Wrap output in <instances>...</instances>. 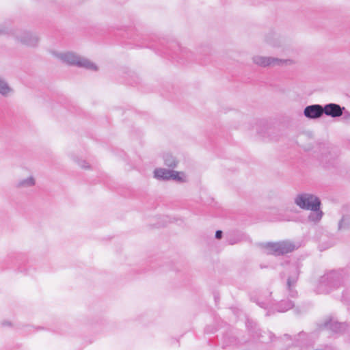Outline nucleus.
Instances as JSON below:
<instances>
[{"label": "nucleus", "mask_w": 350, "mask_h": 350, "mask_svg": "<svg viewBox=\"0 0 350 350\" xmlns=\"http://www.w3.org/2000/svg\"><path fill=\"white\" fill-rule=\"evenodd\" d=\"M291 275L288 276L287 280V286L290 293V295L293 297H295L297 292L293 290V286L295 284L297 281L299 270L297 265H292L290 267Z\"/></svg>", "instance_id": "obj_8"}, {"label": "nucleus", "mask_w": 350, "mask_h": 350, "mask_svg": "<svg viewBox=\"0 0 350 350\" xmlns=\"http://www.w3.org/2000/svg\"><path fill=\"white\" fill-rule=\"evenodd\" d=\"M154 177L159 180H174L182 181L183 178L180 175H184L183 172L170 170L164 168H158L154 171Z\"/></svg>", "instance_id": "obj_5"}, {"label": "nucleus", "mask_w": 350, "mask_h": 350, "mask_svg": "<svg viewBox=\"0 0 350 350\" xmlns=\"http://www.w3.org/2000/svg\"><path fill=\"white\" fill-rule=\"evenodd\" d=\"M4 33V31L3 29H0V34H2Z\"/></svg>", "instance_id": "obj_20"}, {"label": "nucleus", "mask_w": 350, "mask_h": 350, "mask_svg": "<svg viewBox=\"0 0 350 350\" xmlns=\"http://www.w3.org/2000/svg\"><path fill=\"white\" fill-rule=\"evenodd\" d=\"M165 165L169 167L174 168L177 166V160L170 154H165L163 156Z\"/></svg>", "instance_id": "obj_13"}, {"label": "nucleus", "mask_w": 350, "mask_h": 350, "mask_svg": "<svg viewBox=\"0 0 350 350\" xmlns=\"http://www.w3.org/2000/svg\"><path fill=\"white\" fill-rule=\"evenodd\" d=\"M323 107L316 104L307 106L304 109V114L309 119H317L323 116Z\"/></svg>", "instance_id": "obj_9"}, {"label": "nucleus", "mask_w": 350, "mask_h": 350, "mask_svg": "<svg viewBox=\"0 0 350 350\" xmlns=\"http://www.w3.org/2000/svg\"><path fill=\"white\" fill-rule=\"evenodd\" d=\"M295 204L300 208L312 211L309 215L312 221H319L321 219L323 213L320 210L321 202L313 194L303 193L298 194L294 199Z\"/></svg>", "instance_id": "obj_1"}, {"label": "nucleus", "mask_w": 350, "mask_h": 350, "mask_svg": "<svg viewBox=\"0 0 350 350\" xmlns=\"http://www.w3.org/2000/svg\"><path fill=\"white\" fill-rule=\"evenodd\" d=\"M16 37L22 44L29 46H36L39 41V38L36 35L28 31L18 33Z\"/></svg>", "instance_id": "obj_7"}, {"label": "nucleus", "mask_w": 350, "mask_h": 350, "mask_svg": "<svg viewBox=\"0 0 350 350\" xmlns=\"http://www.w3.org/2000/svg\"><path fill=\"white\" fill-rule=\"evenodd\" d=\"M350 226L349 223L342 217L338 223V230L347 229Z\"/></svg>", "instance_id": "obj_16"}, {"label": "nucleus", "mask_w": 350, "mask_h": 350, "mask_svg": "<svg viewBox=\"0 0 350 350\" xmlns=\"http://www.w3.org/2000/svg\"><path fill=\"white\" fill-rule=\"evenodd\" d=\"M280 220H288V219H285V218H283V217H280Z\"/></svg>", "instance_id": "obj_21"}, {"label": "nucleus", "mask_w": 350, "mask_h": 350, "mask_svg": "<svg viewBox=\"0 0 350 350\" xmlns=\"http://www.w3.org/2000/svg\"><path fill=\"white\" fill-rule=\"evenodd\" d=\"M325 327L335 333L342 332L345 330L346 325L333 319L325 323Z\"/></svg>", "instance_id": "obj_11"}, {"label": "nucleus", "mask_w": 350, "mask_h": 350, "mask_svg": "<svg viewBox=\"0 0 350 350\" xmlns=\"http://www.w3.org/2000/svg\"><path fill=\"white\" fill-rule=\"evenodd\" d=\"M223 232L221 230H217L215 232V238L220 239L222 237Z\"/></svg>", "instance_id": "obj_19"}, {"label": "nucleus", "mask_w": 350, "mask_h": 350, "mask_svg": "<svg viewBox=\"0 0 350 350\" xmlns=\"http://www.w3.org/2000/svg\"><path fill=\"white\" fill-rule=\"evenodd\" d=\"M323 113L325 115L332 118H336L342 115L343 111L345 110V108L335 103H329L323 107Z\"/></svg>", "instance_id": "obj_10"}, {"label": "nucleus", "mask_w": 350, "mask_h": 350, "mask_svg": "<svg viewBox=\"0 0 350 350\" xmlns=\"http://www.w3.org/2000/svg\"><path fill=\"white\" fill-rule=\"evenodd\" d=\"M253 62L261 67L266 66H274L277 65H282L285 62H287L288 60H285L282 59H279L276 57H264L260 55L254 56Z\"/></svg>", "instance_id": "obj_6"}, {"label": "nucleus", "mask_w": 350, "mask_h": 350, "mask_svg": "<svg viewBox=\"0 0 350 350\" xmlns=\"http://www.w3.org/2000/svg\"><path fill=\"white\" fill-rule=\"evenodd\" d=\"M297 247L291 241H283L277 243H268L266 244L265 250L269 254L279 256L292 252Z\"/></svg>", "instance_id": "obj_4"}, {"label": "nucleus", "mask_w": 350, "mask_h": 350, "mask_svg": "<svg viewBox=\"0 0 350 350\" xmlns=\"http://www.w3.org/2000/svg\"><path fill=\"white\" fill-rule=\"evenodd\" d=\"M11 88L8 85V83L0 77V94L3 96H7L10 92Z\"/></svg>", "instance_id": "obj_15"}, {"label": "nucleus", "mask_w": 350, "mask_h": 350, "mask_svg": "<svg viewBox=\"0 0 350 350\" xmlns=\"http://www.w3.org/2000/svg\"><path fill=\"white\" fill-rule=\"evenodd\" d=\"M294 304L291 301L289 300H284L280 302L278 304V311L280 312H284L287 311L288 310L292 308Z\"/></svg>", "instance_id": "obj_14"}, {"label": "nucleus", "mask_w": 350, "mask_h": 350, "mask_svg": "<svg viewBox=\"0 0 350 350\" xmlns=\"http://www.w3.org/2000/svg\"><path fill=\"white\" fill-rule=\"evenodd\" d=\"M57 57L64 63L68 65L77 66L91 70H97V66L93 62L72 52L58 53Z\"/></svg>", "instance_id": "obj_3"}, {"label": "nucleus", "mask_w": 350, "mask_h": 350, "mask_svg": "<svg viewBox=\"0 0 350 350\" xmlns=\"http://www.w3.org/2000/svg\"><path fill=\"white\" fill-rule=\"evenodd\" d=\"M345 280V275L342 271H331L324 274L319 280L317 287L318 293H328L332 288L341 286Z\"/></svg>", "instance_id": "obj_2"}, {"label": "nucleus", "mask_w": 350, "mask_h": 350, "mask_svg": "<svg viewBox=\"0 0 350 350\" xmlns=\"http://www.w3.org/2000/svg\"><path fill=\"white\" fill-rule=\"evenodd\" d=\"M36 184L35 178L33 176H29L27 178L18 180L16 183V187L18 189H25L34 186Z\"/></svg>", "instance_id": "obj_12"}, {"label": "nucleus", "mask_w": 350, "mask_h": 350, "mask_svg": "<svg viewBox=\"0 0 350 350\" xmlns=\"http://www.w3.org/2000/svg\"><path fill=\"white\" fill-rule=\"evenodd\" d=\"M299 340H304L307 338V334L304 332H300L298 335Z\"/></svg>", "instance_id": "obj_18"}, {"label": "nucleus", "mask_w": 350, "mask_h": 350, "mask_svg": "<svg viewBox=\"0 0 350 350\" xmlns=\"http://www.w3.org/2000/svg\"><path fill=\"white\" fill-rule=\"evenodd\" d=\"M79 165L82 167V168H85V169H87L89 167V165H88V163H86V161H80L79 162Z\"/></svg>", "instance_id": "obj_17"}]
</instances>
